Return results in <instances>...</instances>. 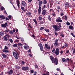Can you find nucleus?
<instances>
[{
	"instance_id": "48",
	"label": "nucleus",
	"mask_w": 75,
	"mask_h": 75,
	"mask_svg": "<svg viewBox=\"0 0 75 75\" xmlns=\"http://www.w3.org/2000/svg\"><path fill=\"white\" fill-rule=\"evenodd\" d=\"M54 33L55 35L56 36H57L58 35V33H57L56 32H54Z\"/></svg>"
},
{
	"instance_id": "29",
	"label": "nucleus",
	"mask_w": 75,
	"mask_h": 75,
	"mask_svg": "<svg viewBox=\"0 0 75 75\" xmlns=\"http://www.w3.org/2000/svg\"><path fill=\"white\" fill-rule=\"evenodd\" d=\"M46 8V5H43V6L42 7V10H44Z\"/></svg>"
},
{
	"instance_id": "32",
	"label": "nucleus",
	"mask_w": 75,
	"mask_h": 75,
	"mask_svg": "<svg viewBox=\"0 0 75 75\" xmlns=\"http://www.w3.org/2000/svg\"><path fill=\"white\" fill-rule=\"evenodd\" d=\"M44 29H45V27H41L40 28V31H42V30H44Z\"/></svg>"
},
{
	"instance_id": "26",
	"label": "nucleus",
	"mask_w": 75,
	"mask_h": 75,
	"mask_svg": "<svg viewBox=\"0 0 75 75\" xmlns=\"http://www.w3.org/2000/svg\"><path fill=\"white\" fill-rule=\"evenodd\" d=\"M21 9L22 11H24V12H25V8H24V7H21Z\"/></svg>"
},
{
	"instance_id": "57",
	"label": "nucleus",
	"mask_w": 75,
	"mask_h": 75,
	"mask_svg": "<svg viewBox=\"0 0 75 75\" xmlns=\"http://www.w3.org/2000/svg\"><path fill=\"white\" fill-rule=\"evenodd\" d=\"M8 17L9 19H11V15H9L8 16Z\"/></svg>"
},
{
	"instance_id": "20",
	"label": "nucleus",
	"mask_w": 75,
	"mask_h": 75,
	"mask_svg": "<svg viewBox=\"0 0 75 75\" xmlns=\"http://www.w3.org/2000/svg\"><path fill=\"white\" fill-rule=\"evenodd\" d=\"M1 55L3 56L4 58H7V55H6L4 54H2Z\"/></svg>"
},
{
	"instance_id": "56",
	"label": "nucleus",
	"mask_w": 75,
	"mask_h": 75,
	"mask_svg": "<svg viewBox=\"0 0 75 75\" xmlns=\"http://www.w3.org/2000/svg\"><path fill=\"white\" fill-rule=\"evenodd\" d=\"M0 9L1 10H4V7L2 6V7H1Z\"/></svg>"
},
{
	"instance_id": "61",
	"label": "nucleus",
	"mask_w": 75,
	"mask_h": 75,
	"mask_svg": "<svg viewBox=\"0 0 75 75\" xmlns=\"http://www.w3.org/2000/svg\"><path fill=\"white\" fill-rule=\"evenodd\" d=\"M69 50H68L67 51L66 53H67V54H68V53H69Z\"/></svg>"
},
{
	"instance_id": "15",
	"label": "nucleus",
	"mask_w": 75,
	"mask_h": 75,
	"mask_svg": "<svg viewBox=\"0 0 75 75\" xmlns=\"http://www.w3.org/2000/svg\"><path fill=\"white\" fill-rule=\"evenodd\" d=\"M3 52H5V53H7L8 54L9 53V51L6 49H4Z\"/></svg>"
},
{
	"instance_id": "18",
	"label": "nucleus",
	"mask_w": 75,
	"mask_h": 75,
	"mask_svg": "<svg viewBox=\"0 0 75 75\" xmlns=\"http://www.w3.org/2000/svg\"><path fill=\"white\" fill-rule=\"evenodd\" d=\"M54 47H57V46H59V43L57 42H55L54 44Z\"/></svg>"
},
{
	"instance_id": "25",
	"label": "nucleus",
	"mask_w": 75,
	"mask_h": 75,
	"mask_svg": "<svg viewBox=\"0 0 75 75\" xmlns=\"http://www.w3.org/2000/svg\"><path fill=\"white\" fill-rule=\"evenodd\" d=\"M44 30L47 33H49L50 32V30L47 28H45L44 29Z\"/></svg>"
},
{
	"instance_id": "16",
	"label": "nucleus",
	"mask_w": 75,
	"mask_h": 75,
	"mask_svg": "<svg viewBox=\"0 0 75 75\" xmlns=\"http://www.w3.org/2000/svg\"><path fill=\"white\" fill-rule=\"evenodd\" d=\"M16 2H17V4L18 8H19V7H20V1H19V0H17Z\"/></svg>"
},
{
	"instance_id": "43",
	"label": "nucleus",
	"mask_w": 75,
	"mask_h": 75,
	"mask_svg": "<svg viewBox=\"0 0 75 75\" xmlns=\"http://www.w3.org/2000/svg\"><path fill=\"white\" fill-rule=\"evenodd\" d=\"M66 24L67 25H70V23H69L68 21H67L66 22Z\"/></svg>"
},
{
	"instance_id": "30",
	"label": "nucleus",
	"mask_w": 75,
	"mask_h": 75,
	"mask_svg": "<svg viewBox=\"0 0 75 75\" xmlns=\"http://www.w3.org/2000/svg\"><path fill=\"white\" fill-rule=\"evenodd\" d=\"M62 62H66L67 61V59H66L65 58H63L62 59Z\"/></svg>"
},
{
	"instance_id": "45",
	"label": "nucleus",
	"mask_w": 75,
	"mask_h": 75,
	"mask_svg": "<svg viewBox=\"0 0 75 75\" xmlns=\"http://www.w3.org/2000/svg\"><path fill=\"white\" fill-rule=\"evenodd\" d=\"M34 66L35 67V68H38V65L37 64H35L34 65Z\"/></svg>"
},
{
	"instance_id": "33",
	"label": "nucleus",
	"mask_w": 75,
	"mask_h": 75,
	"mask_svg": "<svg viewBox=\"0 0 75 75\" xmlns=\"http://www.w3.org/2000/svg\"><path fill=\"white\" fill-rule=\"evenodd\" d=\"M47 3V1L46 0H44L43 1V4H46Z\"/></svg>"
},
{
	"instance_id": "6",
	"label": "nucleus",
	"mask_w": 75,
	"mask_h": 75,
	"mask_svg": "<svg viewBox=\"0 0 75 75\" xmlns=\"http://www.w3.org/2000/svg\"><path fill=\"white\" fill-rule=\"evenodd\" d=\"M56 22H59L60 23H62V20L61 19V18L59 17L57 18L56 20Z\"/></svg>"
},
{
	"instance_id": "8",
	"label": "nucleus",
	"mask_w": 75,
	"mask_h": 75,
	"mask_svg": "<svg viewBox=\"0 0 75 75\" xmlns=\"http://www.w3.org/2000/svg\"><path fill=\"white\" fill-rule=\"evenodd\" d=\"M38 45L40 47L41 50V51H43L44 48L43 47V46H42V44L39 43L38 44Z\"/></svg>"
},
{
	"instance_id": "28",
	"label": "nucleus",
	"mask_w": 75,
	"mask_h": 75,
	"mask_svg": "<svg viewBox=\"0 0 75 75\" xmlns=\"http://www.w3.org/2000/svg\"><path fill=\"white\" fill-rule=\"evenodd\" d=\"M64 6H69V3L66 2L64 3Z\"/></svg>"
},
{
	"instance_id": "22",
	"label": "nucleus",
	"mask_w": 75,
	"mask_h": 75,
	"mask_svg": "<svg viewBox=\"0 0 75 75\" xmlns=\"http://www.w3.org/2000/svg\"><path fill=\"white\" fill-rule=\"evenodd\" d=\"M4 35V32L1 31L0 32V35L2 36V35Z\"/></svg>"
},
{
	"instance_id": "2",
	"label": "nucleus",
	"mask_w": 75,
	"mask_h": 75,
	"mask_svg": "<svg viewBox=\"0 0 75 75\" xmlns=\"http://www.w3.org/2000/svg\"><path fill=\"white\" fill-rule=\"evenodd\" d=\"M52 52L53 53H55L56 55H58L59 54V48H57L55 50V48H54L52 50Z\"/></svg>"
},
{
	"instance_id": "7",
	"label": "nucleus",
	"mask_w": 75,
	"mask_h": 75,
	"mask_svg": "<svg viewBox=\"0 0 75 75\" xmlns=\"http://www.w3.org/2000/svg\"><path fill=\"white\" fill-rule=\"evenodd\" d=\"M22 69L23 71H28L29 69V67L27 66L26 67H22Z\"/></svg>"
},
{
	"instance_id": "38",
	"label": "nucleus",
	"mask_w": 75,
	"mask_h": 75,
	"mask_svg": "<svg viewBox=\"0 0 75 75\" xmlns=\"http://www.w3.org/2000/svg\"><path fill=\"white\" fill-rule=\"evenodd\" d=\"M13 32L11 30L9 31V33H10L11 35H13Z\"/></svg>"
},
{
	"instance_id": "58",
	"label": "nucleus",
	"mask_w": 75,
	"mask_h": 75,
	"mask_svg": "<svg viewBox=\"0 0 75 75\" xmlns=\"http://www.w3.org/2000/svg\"><path fill=\"white\" fill-rule=\"evenodd\" d=\"M52 16H54V17H55V16H56V14H55V13H52Z\"/></svg>"
},
{
	"instance_id": "9",
	"label": "nucleus",
	"mask_w": 75,
	"mask_h": 75,
	"mask_svg": "<svg viewBox=\"0 0 75 75\" xmlns=\"http://www.w3.org/2000/svg\"><path fill=\"white\" fill-rule=\"evenodd\" d=\"M7 23L6 22L5 23V24H2L1 25V26L2 27H8V25H7Z\"/></svg>"
},
{
	"instance_id": "39",
	"label": "nucleus",
	"mask_w": 75,
	"mask_h": 75,
	"mask_svg": "<svg viewBox=\"0 0 75 75\" xmlns=\"http://www.w3.org/2000/svg\"><path fill=\"white\" fill-rule=\"evenodd\" d=\"M15 68L16 69H20V67L19 66H17L15 67Z\"/></svg>"
},
{
	"instance_id": "12",
	"label": "nucleus",
	"mask_w": 75,
	"mask_h": 75,
	"mask_svg": "<svg viewBox=\"0 0 75 75\" xmlns=\"http://www.w3.org/2000/svg\"><path fill=\"white\" fill-rule=\"evenodd\" d=\"M50 59L52 61V63H54V57H53L52 56H50Z\"/></svg>"
},
{
	"instance_id": "34",
	"label": "nucleus",
	"mask_w": 75,
	"mask_h": 75,
	"mask_svg": "<svg viewBox=\"0 0 75 75\" xmlns=\"http://www.w3.org/2000/svg\"><path fill=\"white\" fill-rule=\"evenodd\" d=\"M9 41L10 42H11L12 44L13 43V39H9Z\"/></svg>"
},
{
	"instance_id": "46",
	"label": "nucleus",
	"mask_w": 75,
	"mask_h": 75,
	"mask_svg": "<svg viewBox=\"0 0 75 75\" xmlns=\"http://www.w3.org/2000/svg\"><path fill=\"white\" fill-rule=\"evenodd\" d=\"M17 45L18 46H20L21 45H23V44L20 43H18L17 44Z\"/></svg>"
},
{
	"instance_id": "17",
	"label": "nucleus",
	"mask_w": 75,
	"mask_h": 75,
	"mask_svg": "<svg viewBox=\"0 0 75 75\" xmlns=\"http://www.w3.org/2000/svg\"><path fill=\"white\" fill-rule=\"evenodd\" d=\"M4 39L5 40V41H7L8 40V38H7V37H6V36H4Z\"/></svg>"
},
{
	"instance_id": "63",
	"label": "nucleus",
	"mask_w": 75,
	"mask_h": 75,
	"mask_svg": "<svg viewBox=\"0 0 75 75\" xmlns=\"http://www.w3.org/2000/svg\"><path fill=\"white\" fill-rule=\"evenodd\" d=\"M15 41L16 42H19V40H15Z\"/></svg>"
},
{
	"instance_id": "19",
	"label": "nucleus",
	"mask_w": 75,
	"mask_h": 75,
	"mask_svg": "<svg viewBox=\"0 0 75 75\" xmlns=\"http://www.w3.org/2000/svg\"><path fill=\"white\" fill-rule=\"evenodd\" d=\"M0 18H1V19H5V18H6V17L4 16L3 15H0Z\"/></svg>"
},
{
	"instance_id": "31",
	"label": "nucleus",
	"mask_w": 75,
	"mask_h": 75,
	"mask_svg": "<svg viewBox=\"0 0 75 75\" xmlns=\"http://www.w3.org/2000/svg\"><path fill=\"white\" fill-rule=\"evenodd\" d=\"M69 29H71V30H72V29H74V27L72 25H70L69 26Z\"/></svg>"
},
{
	"instance_id": "50",
	"label": "nucleus",
	"mask_w": 75,
	"mask_h": 75,
	"mask_svg": "<svg viewBox=\"0 0 75 75\" xmlns=\"http://www.w3.org/2000/svg\"><path fill=\"white\" fill-rule=\"evenodd\" d=\"M9 72H10V73L11 74H11H12V73H13V70H10Z\"/></svg>"
},
{
	"instance_id": "55",
	"label": "nucleus",
	"mask_w": 75,
	"mask_h": 75,
	"mask_svg": "<svg viewBox=\"0 0 75 75\" xmlns=\"http://www.w3.org/2000/svg\"><path fill=\"white\" fill-rule=\"evenodd\" d=\"M30 71L31 73H32V74H33L34 73V70H30Z\"/></svg>"
},
{
	"instance_id": "10",
	"label": "nucleus",
	"mask_w": 75,
	"mask_h": 75,
	"mask_svg": "<svg viewBox=\"0 0 75 75\" xmlns=\"http://www.w3.org/2000/svg\"><path fill=\"white\" fill-rule=\"evenodd\" d=\"M58 60L57 58H55L54 59V64L56 65H58Z\"/></svg>"
},
{
	"instance_id": "59",
	"label": "nucleus",
	"mask_w": 75,
	"mask_h": 75,
	"mask_svg": "<svg viewBox=\"0 0 75 75\" xmlns=\"http://www.w3.org/2000/svg\"><path fill=\"white\" fill-rule=\"evenodd\" d=\"M57 8L58 9H61V7H60V6H57Z\"/></svg>"
},
{
	"instance_id": "13",
	"label": "nucleus",
	"mask_w": 75,
	"mask_h": 75,
	"mask_svg": "<svg viewBox=\"0 0 75 75\" xmlns=\"http://www.w3.org/2000/svg\"><path fill=\"white\" fill-rule=\"evenodd\" d=\"M45 48L47 49H48V50H50L51 48V47L50 46H48V45H47V44L45 43Z\"/></svg>"
},
{
	"instance_id": "51",
	"label": "nucleus",
	"mask_w": 75,
	"mask_h": 75,
	"mask_svg": "<svg viewBox=\"0 0 75 75\" xmlns=\"http://www.w3.org/2000/svg\"><path fill=\"white\" fill-rule=\"evenodd\" d=\"M8 31H10V30L9 29H7L5 30V31L4 32H6V33H8Z\"/></svg>"
},
{
	"instance_id": "23",
	"label": "nucleus",
	"mask_w": 75,
	"mask_h": 75,
	"mask_svg": "<svg viewBox=\"0 0 75 75\" xmlns=\"http://www.w3.org/2000/svg\"><path fill=\"white\" fill-rule=\"evenodd\" d=\"M61 16H62L64 15V11L63 10H62L61 11V12L60 13Z\"/></svg>"
},
{
	"instance_id": "35",
	"label": "nucleus",
	"mask_w": 75,
	"mask_h": 75,
	"mask_svg": "<svg viewBox=\"0 0 75 75\" xmlns=\"http://www.w3.org/2000/svg\"><path fill=\"white\" fill-rule=\"evenodd\" d=\"M4 50H8V47L7 46H5V47L4 48Z\"/></svg>"
},
{
	"instance_id": "54",
	"label": "nucleus",
	"mask_w": 75,
	"mask_h": 75,
	"mask_svg": "<svg viewBox=\"0 0 75 75\" xmlns=\"http://www.w3.org/2000/svg\"><path fill=\"white\" fill-rule=\"evenodd\" d=\"M8 47H11V44H10V43H9V44H8Z\"/></svg>"
},
{
	"instance_id": "27",
	"label": "nucleus",
	"mask_w": 75,
	"mask_h": 75,
	"mask_svg": "<svg viewBox=\"0 0 75 75\" xmlns=\"http://www.w3.org/2000/svg\"><path fill=\"white\" fill-rule=\"evenodd\" d=\"M48 18L49 21H51V16H50V15L48 16Z\"/></svg>"
},
{
	"instance_id": "4",
	"label": "nucleus",
	"mask_w": 75,
	"mask_h": 75,
	"mask_svg": "<svg viewBox=\"0 0 75 75\" xmlns=\"http://www.w3.org/2000/svg\"><path fill=\"white\" fill-rule=\"evenodd\" d=\"M38 22H40V24H43L44 23H45V19H43L42 20V18L41 16H39L38 18Z\"/></svg>"
},
{
	"instance_id": "3",
	"label": "nucleus",
	"mask_w": 75,
	"mask_h": 75,
	"mask_svg": "<svg viewBox=\"0 0 75 75\" xmlns=\"http://www.w3.org/2000/svg\"><path fill=\"white\" fill-rule=\"evenodd\" d=\"M42 4V1H39V8L38 9V12L39 14H41V5Z\"/></svg>"
},
{
	"instance_id": "5",
	"label": "nucleus",
	"mask_w": 75,
	"mask_h": 75,
	"mask_svg": "<svg viewBox=\"0 0 75 75\" xmlns=\"http://www.w3.org/2000/svg\"><path fill=\"white\" fill-rule=\"evenodd\" d=\"M13 54L15 58H16V59H18L19 55L18 52H17V51H16L15 52L13 51Z\"/></svg>"
},
{
	"instance_id": "52",
	"label": "nucleus",
	"mask_w": 75,
	"mask_h": 75,
	"mask_svg": "<svg viewBox=\"0 0 75 75\" xmlns=\"http://www.w3.org/2000/svg\"><path fill=\"white\" fill-rule=\"evenodd\" d=\"M65 20H66V21H67V16L66 15H65Z\"/></svg>"
},
{
	"instance_id": "60",
	"label": "nucleus",
	"mask_w": 75,
	"mask_h": 75,
	"mask_svg": "<svg viewBox=\"0 0 75 75\" xmlns=\"http://www.w3.org/2000/svg\"><path fill=\"white\" fill-rule=\"evenodd\" d=\"M75 48L74 49L73 51V54H75Z\"/></svg>"
},
{
	"instance_id": "64",
	"label": "nucleus",
	"mask_w": 75,
	"mask_h": 75,
	"mask_svg": "<svg viewBox=\"0 0 75 75\" xmlns=\"http://www.w3.org/2000/svg\"><path fill=\"white\" fill-rule=\"evenodd\" d=\"M56 70L58 71H60V69L59 68H57Z\"/></svg>"
},
{
	"instance_id": "62",
	"label": "nucleus",
	"mask_w": 75,
	"mask_h": 75,
	"mask_svg": "<svg viewBox=\"0 0 75 75\" xmlns=\"http://www.w3.org/2000/svg\"><path fill=\"white\" fill-rule=\"evenodd\" d=\"M31 37H33V38H35V36L33 35H32Z\"/></svg>"
},
{
	"instance_id": "36",
	"label": "nucleus",
	"mask_w": 75,
	"mask_h": 75,
	"mask_svg": "<svg viewBox=\"0 0 75 75\" xmlns=\"http://www.w3.org/2000/svg\"><path fill=\"white\" fill-rule=\"evenodd\" d=\"M28 27H30V28H33V27H32L31 26V24H28Z\"/></svg>"
},
{
	"instance_id": "1",
	"label": "nucleus",
	"mask_w": 75,
	"mask_h": 75,
	"mask_svg": "<svg viewBox=\"0 0 75 75\" xmlns=\"http://www.w3.org/2000/svg\"><path fill=\"white\" fill-rule=\"evenodd\" d=\"M59 26H57V25H54L53 26V28L54 29V31H59L61 29L62 26H61V23H59Z\"/></svg>"
},
{
	"instance_id": "47",
	"label": "nucleus",
	"mask_w": 75,
	"mask_h": 75,
	"mask_svg": "<svg viewBox=\"0 0 75 75\" xmlns=\"http://www.w3.org/2000/svg\"><path fill=\"white\" fill-rule=\"evenodd\" d=\"M71 35H72L74 37H75V36L74 34V33H71L70 34Z\"/></svg>"
},
{
	"instance_id": "24",
	"label": "nucleus",
	"mask_w": 75,
	"mask_h": 75,
	"mask_svg": "<svg viewBox=\"0 0 75 75\" xmlns=\"http://www.w3.org/2000/svg\"><path fill=\"white\" fill-rule=\"evenodd\" d=\"M31 12H27L26 13V15L28 16H31Z\"/></svg>"
},
{
	"instance_id": "11",
	"label": "nucleus",
	"mask_w": 75,
	"mask_h": 75,
	"mask_svg": "<svg viewBox=\"0 0 75 75\" xmlns=\"http://www.w3.org/2000/svg\"><path fill=\"white\" fill-rule=\"evenodd\" d=\"M22 6L23 7H26L27 6V4H26V3L24 1H22Z\"/></svg>"
},
{
	"instance_id": "44",
	"label": "nucleus",
	"mask_w": 75,
	"mask_h": 75,
	"mask_svg": "<svg viewBox=\"0 0 75 75\" xmlns=\"http://www.w3.org/2000/svg\"><path fill=\"white\" fill-rule=\"evenodd\" d=\"M65 48H67L68 46V44L67 43H65Z\"/></svg>"
},
{
	"instance_id": "40",
	"label": "nucleus",
	"mask_w": 75,
	"mask_h": 75,
	"mask_svg": "<svg viewBox=\"0 0 75 75\" xmlns=\"http://www.w3.org/2000/svg\"><path fill=\"white\" fill-rule=\"evenodd\" d=\"M5 36H6V37H8V38H9V37H10V35H9L8 34H6Z\"/></svg>"
},
{
	"instance_id": "49",
	"label": "nucleus",
	"mask_w": 75,
	"mask_h": 75,
	"mask_svg": "<svg viewBox=\"0 0 75 75\" xmlns=\"http://www.w3.org/2000/svg\"><path fill=\"white\" fill-rule=\"evenodd\" d=\"M21 40L22 41V42H24V39L23 38H21Z\"/></svg>"
},
{
	"instance_id": "42",
	"label": "nucleus",
	"mask_w": 75,
	"mask_h": 75,
	"mask_svg": "<svg viewBox=\"0 0 75 75\" xmlns=\"http://www.w3.org/2000/svg\"><path fill=\"white\" fill-rule=\"evenodd\" d=\"M25 62L23 61H22V62H21L22 65H24V64H25Z\"/></svg>"
},
{
	"instance_id": "37",
	"label": "nucleus",
	"mask_w": 75,
	"mask_h": 75,
	"mask_svg": "<svg viewBox=\"0 0 75 75\" xmlns=\"http://www.w3.org/2000/svg\"><path fill=\"white\" fill-rule=\"evenodd\" d=\"M33 21H34L36 24H37V21L35 20V19H33Z\"/></svg>"
},
{
	"instance_id": "53",
	"label": "nucleus",
	"mask_w": 75,
	"mask_h": 75,
	"mask_svg": "<svg viewBox=\"0 0 75 75\" xmlns=\"http://www.w3.org/2000/svg\"><path fill=\"white\" fill-rule=\"evenodd\" d=\"M33 75H37V72L36 71L34 72Z\"/></svg>"
},
{
	"instance_id": "41",
	"label": "nucleus",
	"mask_w": 75,
	"mask_h": 75,
	"mask_svg": "<svg viewBox=\"0 0 75 75\" xmlns=\"http://www.w3.org/2000/svg\"><path fill=\"white\" fill-rule=\"evenodd\" d=\"M13 47H17V44H14L13 45Z\"/></svg>"
},
{
	"instance_id": "14",
	"label": "nucleus",
	"mask_w": 75,
	"mask_h": 75,
	"mask_svg": "<svg viewBox=\"0 0 75 75\" xmlns=\"http://www.w3.org/2000/svg\"><path fill=\"white\" fill-rule=\"evenodd\" d=\"M47 12V10L46 9H43L42 11V14L43 16H44Z\"/></svg>"
},
{
	"instance_id": "21",
	"label": "nucleus",
	"mask_w": 75,
	"mask_h": 75,
	"mask_svg": "<svg viewBox=\"0 0 75 75\" xmlns=\"http://www.w3.org/2000/svg\"><path fill=\"white\" fill-rule=\"evenodd\" d=\"M24 48L26 49V50H28L29 49V46H28L25 45L23 47Z\"/></svg>"
}]
</instances>
